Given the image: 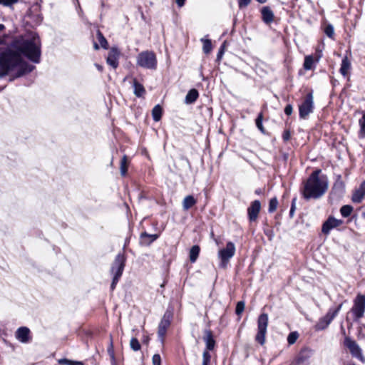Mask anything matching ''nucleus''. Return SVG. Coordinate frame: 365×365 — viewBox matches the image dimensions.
<instances>
[{
    "label": "nucleus",
    "instance_id": "nucleus-1",
    "mask_svg": "<svg viewBox=\"0 0 365 365\" xmlns=\"http://www.w3.org/2000/svg\"><path fill=\"white\" fill-rule=\"evenodd\" d=\"M22 55L34 63H39L41 43L38 36L17 39L0 54V77L9 76L12 81L32 71L34 66L24 61Z\"/></svg>",
    "mask_w": 365,
    "mask_h": 365
},
{
    "label": "nucleus",
    "instance_id": "nucleus-2",
    "mask_svg": "<svg viewBox=\"0 0 365 365\" xmlns=\"http://www.w3.org/2000/svg\"><path fill=\"white\" fill-rule=\"evenodd\" d=\"M321 170H314L304 182L302 195L306 200L321 197L328 189V180L325 175H322Z\"/></svg>",
    "mask_w": 365,
    "mask_h": 365
},
{
    "label": "nucleus",
    "instance_id": "nucleus-3",
    "mask_svg": "<svg viewBox=\"0 0 365 365\" xmlns=\"http://www.w3.org/2000/svg\"><path fill=\"white\" fill-rule=\"evenodd\" d=\"M137 64L144 68L154 70L157 67L156 56L153 51H143L137 57Z\"/></svg>",
    "mask_w": 365,
    "mask_h": 365
},
{
    "label": "nucleus",
    "instance_id": "nucleus-4",
    "mask_svg": "<svg viewBox=\"0 0 365 365\" xmlns=\"http://www.w3.org/2000/svg\"><path fill=\"white\" fill-rule=\"evenodd\" d=\"M268 321L269 318L267 314L262 313L258 317L257 333L255 336V341L261 345H263L265 343Z\"/></svg>",
    "mask_w": 365,
    "mask_h": 365
},
{
    "label": "nucleus",
    "instance_id": "nucleus-5",
    "mask_svg": "<svg viewBox=\"0 0 365 365\" xmlns=\"http://www.w3.org/2000/svg\"><path fill=\"white\" fill-rule=\"evenodd\" d=\"M235 246L233 242H229L226 245V247L220 250L218 252V257L221 262L220 266L223 268L226 267L229 260L235 255Z\"/></svg>",
    "mask_w": 365,
    "mask_h": 365
},
{
    "label": "nucleus",
    "instance_id": "nucleus-6",
    "mask_svg": "<svg viewBox=\"0 0 365 365\" xmlns=\"http://www.w3.org/2000/svg\"><path fill=\"white\" fill-rule=\"evenodd\" d=\"M351 312L358 319L364 316L365 312V296L358 294L354 301V306L351 308Z\"/></svg>",
    "mask_w": 365,
    "mask_h": 365
},
{
    "label": "nucleus",
    "instance_id": "nucleus-7",
    "mask_svg": "<svg viewBox=\"0 0 365 365\" xmlns=\"http://www.w3.org/2000/svg\"><path fill=\"white\" fill-rule=\"evenodd\" d=\"M313 96L312 93L307 94L303 103L299 106V116L301 118H306L309 113L313 111Z\"/></svg>",
    "mask_w": 365,
    "mask_h": 365
},
{
    "label": "nucleus",
    "instance_id": "nucleus-8",
    "mask_svg": "<svg viewBox=\"0 0 365 365\" xmlns=\"http://www.w3.org/2000/svg\"><path fill=\"white\" fill-rule=\"evenodd\" d=\"M125 257L123 254L119 253L115 257L111 267V272L115 275L121 276L125 267Z\"/></svg>",
    "mask_w": 365,
    "mask_h": 365
},
{
    "label": "nucleus",
    "instance_id": "nucleus-9",
    "mask_svg": "<svg viewBox=\"0 0 365 365\" xmlns=\"http://www.w3.org/2000/svg\"><path fill=\"white\" fill-rule=\"evenodd\" d=\"M171 317V314L169 312H166L159 324L158 334L159 337L161 339L162 341H163V338L166 334L167 329L170 324Z\"/></svg>",
    "mask_w": 365,
    "mask_h": 365
},
{
    "label": "nucleus",
    "instance_id": "nucleus-10",
    "mask_svg": "<svg viewBox=\"0 0 365 365\" xmlns=\"http://www.w3.org/2000/svg\"><path fill=\"white\" fill-rule=\"evenodd\" d=\"M343 221L341 220H337L333 217H329L324 223L322 228V232L325 235H329L330 231L341 225Z\"/></svg>",
    "mask_w": 365,
    "mask_h": 365
},
{
    "label": "nucleus",
    "instance_id": "nucleus-11",
    "mask_svg": "<svg viewBox=\"0 0 365 365\" xmlns=\"http://www.w3.org/2000/svg\"><path fill=\"white\" fill-rule=\"evenodd\" d=\"M344 344L349 349L353 356L359 359H362L363 356L361 349L355 341H353L349 338H346Z\"/></svg>",
    "mask_w": 365,
    "mask_h": 365
},
{
    "label": "nucleus",
    "instance_id": "nucleus-12",
    "mask_svg": "<svg viewBox=\"0 0 365 365\" xmlns=\"http://www.w3.org/2000/svg\"><path fill=\"white\" fill-rule=\"evenodd\" d=\"M261 209L260 202L257 200L253 201L247 209L249 220L251 222L255 221Z\"/></svg>",
    "mask_w": 365,
    "mask_h": 365
},
{
    "label": "nucleus",
    "instance_id": "nucleus-13",
    "mask_svg": "<svg viewBox=\"0 0 365 365\" xmlns=\"http://www.w3.org/2000/svg\"><path fill=\"white\" fill-rule=\"evenodd\" d=\"M312 355V350L308 348L303 349L299 354L294 365H309V359Z\"/></svg>",
    "mask_w": 365,
    "mask_h": 365
},
{
    "label": "nucleus",
    "instance_id": "nucleus-14",
    "mask_svg": "<svg viewBox=\"0 0 365 365\" xmlns=\"http://www.w3.org/2000/svg\"><path fill=\"white\" fill-rule=\"evenodd\" d=\"M334 318V314H331V310H329L327 314L322 317L315 325L316 330L319 331L325 329Z\"/></svg>",
    "mask_w": 365,
    "mask_h": 365
},
{
    "label": "nucleus",
    "instance_id": "nucleus-15",
    "mask_svg": "<svg viewBox=\"0 0 365 365\" xmlns=\"http://www.w3.org/2000/svg\"><path fill=\"white\" fill-rule=\"evenodd\" d=\"M119 55V51L115 48H112L109 51L107 57V63L112 66L113 68H116L118 66Z\"/></svg>",
    "mask_w": 365,
    "mask_h": 365
},
{
    "label": "nucleus",
    "instance_id": "nucleus-16",
    "mask_svg": "<svg viewBox=\"0 0 365 365\" xmlns=\"http://www.w3.org/2000/svg\"><path fill=\"white\" fill-rule=\"evenodd\" d=\"M29 334L30 330L29 328L22 327L17 329L16 332V337L19 341L22 343H27L29 341Z\"/></svg>",
    "mask_w": 365,
    "mask_h": 365
},
{
    "label": "nucleus",
    "instance_id": "nucleus-17",
    "mask_svg": "<svg viewBox=\"0 0 365 365\" xmlns=\"http://www.w3.org/2000/svg\"><path fill=\"white\" fill-rule=\"evenodd\" d=\"M365 196V181H364L359 186L358 189H356L353 195H352V201L356 203H359L362 201Z\"/></svg>",
    "mask_w": 365,
    "mask_h": 365
},
{
    "label": "nucleus",
    "instance_id": "nucleus-18",
    "mask_svg": "<svg viewBox=\"0 0 365 365\" xmlns=\"http://www.w3.org/2000/svg\"><path fill=\"white\" fill-rule=\"evenodd\" d=\"M262 18L263 21L269 24L274 21V13L268 6H264L262 8Z\"/></svg>",
    "mask_w": 365,
    "mask_h": 365
},
{
    "label": "nucleus",
    "instance_id": "nucleus-19",
    "mask_svg": "<svg viewBox=\"0 0 365 365\" xmlns=\"http://www.w3.org/2000/svg\"><path fill=\"white\" fill-rule=\"evenodd\" d=\"M158 237V235H150L146 232H143L140 235V244L146 246L150 245L153 242L157 240Z\"/></svg>",
    "mask_w": 365,
    "mask_h": 365
},
{
    "label": "nucleus",
    "instance_id": "nucleus-20",
    "mask_svg": "<svg viewBox=\"0 0 365 365\" xmlns=\"http://www.w3.org/2000/svg\"><path fill=\"white\" fill-rule=\"evenodd\" d=\"M204 340L205 341L207 349L208 350H212L215 347V341L210 331H206Z\"/></svg>",
    "mask_w": 365,
    "mask_h": 365
},
{
    "label": "nucleus",
    "instance_id": "nucleus-21",
    "mask_svg": "<svg viewBox=\"0 0 365 365\" xmlns=\"http://www.w3.org/2000/svg\"><path fill=\"white\" fill-rule=\"evenodd\" d=\"M197 203L196 199L192 195L186 196L182 201V207L185 210H189Z\"/></svg>",
    "mask_w": 365,
    "mask_h": 365
},
{
    "label": "nucleus",
    "instance_id": "nucleus-22",
    "mask_svg": "<svg viewBox=\"0 0 365 365\" xmlns=\"http://www.w3.org/2000/svg\"><path fill=\"white\" fill-rule=\"evenodd\" d=\"M351 68V63L349 61L348 58L345 56L341 61V68H340V73L342 76H347L349 71Z\"/></svg>",
    "mask_w": 365,
    "mask_h": 365
},
{
    "label": "nucleus",
    "instance_id": "nucleus-23",
    "mask_svg": "<svg viewBox=\"0 0 365 365\" xmlns=\"http://www.w3.org/2000/svg\"><path fill=\"white\" fill-rule=\"evenodd\" d=\"M133 88L134 94L137 97H142L145 93V90L143 86L140 84L136 79L133 81Z\"/></svg>",
    "mask_w": 365,
    "mask_h": 365
},
{
    "label": "nucleus",
    "instance_id": "nucleus-24",
    "mask_svg": "<svg viewBox=\"0 0 365 365\" xmlns=\"http://www.w3.org/2000/svg\"><path fill=\"white\" fill-rule=\"evenodd\" d=\"M198 92L196 89H191L188 91L185 96V103L190 104L194 103L198 98Z\"/></svg>",
    "mask_w": 365,
    "mask_h": 365
},
{
    "label": "nucleus",
    "instance_id": "nucleus-25",
    "mask_svg": "<svg viewBox=\"0 0 365 365\" xmlns=\"http://www.w3.org/2000/svg\"><path fill=\"white\" fill-rule=\"evenodd\" d=\"M200 253V247L198 245H194L191 247L190 250V260L191 262H195L199 255Z\"/></svg>",
    "mask_w": 365,
    "mask_h": 365
},
{
    "label": "nucleus",
    "instance_id": "nucleus-26",
    "mask_svg": "<svg viewBox=\"0 0 365 365\" xmlns=\"http://www.w3.org/2000/svg\"><path fill=\"white\" fill-rule=\"evenodd\" d=\"M314 60L312 55L307 56L304 58V68L307 71L312 70L314 68Z\"/></svg>",
    "mask_w": 365,
    "mask_h": 365
},
{
    "label": "nucleus",
    "instance_id": "nucleus-27",
    "mask_svg": "<svg viewBox=\"0 0 365 365\" xmlns=\"http://www.w3.org/2000/svg\"><path fill=\"white\" fill-rule=\"evenodd\" d=\"M128 160L126 155H124L120 161V171L123 176H125L128 171Z\"/></svg>",
    "mask_w": 365,
    "mask_h": 365
},
{
    "label": "nucleus",
    "instance_id": "nucleus-28",
    "mask_svg": "<svg viewBox=\"0 0 365 365\" xmlns=\"http://www.w3.org/2000/svg\"><path fill=\"white\" fill-rule=\"evenodd\" d=\"M152 115L155 121H158L161 118L162 108L159 105H156L152 110Z\"/></svg>",
    "mask_w": 365,
    "mask_h": 365
},
{
    "label": "nucleus",
    "instance_id": "nucleus-29",
    "mask_svg": "<svg viewBox=\"0 0 365 365\" xmlns=\"http://www.w3.org/2000/svg\"><path fill=\"white\" fill-rule=\"evenodd\" d=\"M353 211V207L349 205H344L340 209L341 215L344 217H347L351 215Z\"/></svg>",
    "mask_w": 365,
    "mask_h": 365
},
{
    "label": "nucleus",
    "instance_id": "nucleus-30",
    "mask_svg": "<svg viewBox=\"0 0 365 365\" xmlns=\"http://www.w3.org/2000/svg\"><path fill=\"white\" fill-rule=\"evenodd\" d=\"M201 41L203 43L202 50L204 53H209L212 50V43L210 39L202 38Z\"/></svg>",
    "mask_w": 365,
    "mask_h": 365
},
{
    "label": "nucleus",
    "instance_id": "nucleus-31",
    "mask_svg": "<svg viewBox=\"0 0 365 365\" xmlns=\"http://www.w3.org/2000/svg\"><path fill=\"white\" fill-rule=\"evenodd\" d=\"M61 365H83V362L78 361H72L67 359H61L58 361Z\"/></svg>",
    "mask_w": 365,
    "mask_h": 365
},
{
    "label": "nucleus",
    "instance_id": "nucleus-32",
    "mask_svg": "<svg viewBox=\"0 0 365 365\" xmlns=\"http://www.w3.org/2000/svg\"><path fill=\"white\" fill-rule=\"evenodd\" d=\"M107 351H108V354H109V356L111 359V361L113 363H114L115 361V354H114L113 338L111 336H110V344H109Z\"/></svg>",
    "mask_w": 365,
    "mask_h": 365
},
{
    "label": "nucleus",
    "instance_id": "nucleus-33",
    "mask_svg": "<svg viewBox=\"0 0 365 365\" xmlns=\"http://www.w3.org/2000/svg\"><path fill=\"white\" fill-rule=\"evenodd\" d=\"M130 346L134 351H138L140 349L141 346L139 341L136 338H132L130 341Z\"/></svg>",
    "mask_w": 365,
    "mask_h": 365
},
{
    "label": "nucleus",
    "instance_id": "nucleus-34",
    "mask_svg": "<svg viewBox=\"0 0 365 365\" xmlns=\"http://www.w3.org/2000/svg\"><path fill=\"white\" fill-rule=\"evenodd\" d=\"M97 37H98V40L101 46L103 48H108V41L106 39V38L103 36L101 32L99 31L97 32Z\"/></svg>",
    "mask_w": 365,
    "mask_h": 365
},
{
    "label": "nucleus",
    "instance_id": "nucleus-35",
    "mask_svg": "<svg viewBox=\"0 0 365 365\" xmlns=\"http://www.w3.org/2000/svg\"><path fill=\"white\" fill-rule=\"evenodd\" d=\"M359 125H360L359 137L364 138L365 137V113L363 115L362 118L359 120Z\"/></svg>",
    "mask_w": 365,
    "mask_h": 365
},
{
    "label": "nucleus",
    "instance_id": "nucleus-36",
    "mask_svg": "<svg viewBox=\"0 0 365 365\" xmlns=\"http://www.w3.org/2000/svg\"><path fill=\"white\" fill-rule=\"evenodd\" d=\"M278 200L276 197L272 198L269 203V212H273L277 210Z\"/></svg>",
    "mask_w": 365,
    "mask_h": 365
},
{
    "label": "nucleus",
    "instance_id": "nucleus-37",
    "mask_svg": "<svg viewBox=\"0 0 365 365\" xmlns=\"http://www.w3.org/2000/svg\"><path fill=\"white\" fill-rule=\"evenodd\" d=\"M324 32L328 37L332 38L334 35V29L333 26L331 24L327 25L324 29Z\"/></svg>",
    "mask_w": 365,
    "mask_h": 365
},
{
    "label": "nucleus",
    "instance_id": "nucleus-38",
    "mask_svg": "<svg viewBox=\"0 0 365 365\" xmlns=\"http://www.w3.org/2000/svg\"><path fill=\"white\" fill-rule=\"evenodd\" d=\"M299 334L297 332H291L287 337V341L289 344H293L298 339Z\"/></svg>",
    "mask_w": 365,
    "mask_h": 365
},
{
    "label": "nucleus",
    "instance_id": "nucleus-39",
    "mask_svg": "<svg viewBox=\"0 0 365 365\" xmlns=\"http://www.w3.org/2000/svg\"><path fill=\"white\" fill-rule=\"evenodd\" d=\"M245 302H242V301H240L237 302V306H236V309H235V312L237 315H240L244 309H245Z\"/></svg>",
    "mask_w": 365,
    "mask_h": 365
},
{
    "label": "nucleus",
    "instance_id": "nucleus-40",
    "mask_svg": "<svg viewBox=\"0 0 365 365\" xmlns=\"http://www.w3.org/2000/svg\"><path fill=\"white\" fill-rule=\"evenodd\" d=\"M211 356L207 351H205L202 354V365H209Z\"/></svg>",
    "mask_w": 365,
    "mask_h": 365
},
{
    "label": "nucleus",
    "instance_id": "nucleus-41",
    "mask_svg": "<svg viewBox=\"0 0 365 365\" xmlns=\"http://www.w3.org/2000/svg\"><path fill=\"white\" fill-rule=\"evenodd\" d=\"M19 0H0V5L7 7H11L14 4L19 2Z\"/></svg>",
    "mask_w": 365,
    "mask_h": 365
},
{
    "label": "nucleus",
    "instance_id": "nucleus-42",
    "mask_svg": "<svg viewBox=\"0 0 365 365\" xmlns=\"http://www.w3.org/2000/svg\"><path fill=\"white\" fill-rule=\"evenodd\" d=\"M262 113H259L256 119V125L260 131L264 133V127L262 125Z\"/></svg>",
    "mask_w": 365,
    "mask_h": 365
},
{
    "label": "nucleus",
    "instance_id": "nucleus-43",
    "mask_svg": "<svg viewBox=\"0 0 365 365\" xmlns=\"http://www.w3.org/2000/svg\"><path fill=\"white\" fill-rule=\"evenodd\" d=\"M153 365H161V358L158 354H154L152 359Z\"/></svg>",
    "mask_w": 365,
    "mask_h": 365
},
{
    "label": "nucleus",
    "instance_id": "nucleus-44",
    "mask_svg": "<svg viewBox=\"0 0 365 365\" xmlns=\"http://www.w3.org/2000/svg\"><path fill=\"white\" fill-rule=\"evenodd\" d=\"M120 277H121V276H120V275H116V274H115V275L113 276V281H112V283H111V286H110L111 289H115V285H116V284L118 283V280H119V279H120Z\"/></svg>",
    "mask_w": 365,
    "mask_h": 365
},
{
    "label": "nucleus",
    "instance_id": "nucleus-45",
    "mask_svg": "<svg viewBox=\"0 0 365 365\" xmlns=\"http://www.w3.org/2000/svg\"><path fill=\"white\" fill-rule=\"evenodd\" d=\"M250 1L251 0H239V7L240 9L246 7L250 4Z\"/></svg>",
    "mask_w": 365,
    "mask_h": 365
},
{
    "label": "nucleus",
    "instance_id": "nucleus-46",
    "mask_svg": "<svg viewBox=\"0 0 365 365\" xmlns=\"http://www.w3.org/2000/svg\"><path fill=\"white\" fill-rule=\"evenodd\" d=\"M296 198H294L292 202V206L289 211V215L291 217H293L295 209H296Z\"/></svg>",
    "mask_w": 365,
    "mask_h": 365
},
{
    "label": "nucleus",
    "instance_id": "nucleus-47",
    "mask_svg": "<svg viewBox=\"0 0 365 365\" xmlns=\"http://www.w3.org/2000/svg\"><path fill=\"white\" fill-rule=\"evenodd\" d=\"M292 110H293L292 106L291 105H287V106H286V107L284 108V113L287 115H289L292 114Z\"/></svg>",
    "mask_w": 365,
    "mask_h": 365
},
{
    "label": "nucleus",
    "instance_id": "nucleus-48",
    "mask_svg": "<svg viewBox=\"0 0 365 365\" xmlns=\"http://www.w3.org/2000/svg\"><path fill=\"white\" fill-rule=\"evenodd\" d=\"M341 307L342 304H339L335 309H330L329 310H331V314H334V317H336V316L338 314L339 312L341 309Z\"/></svg>",
    "mask_w": 365,
    "mask_h": 365
},
{
    "label": "nucleus",
    "instance_id": "nucleus-49",
    "mask_svg": "<svg viewBox=\"0 0 365 365\" xmlns=\"http://www.w3.org/2000/svg\"><path fill=\"white\" fill-rule=\"evenodd\" d=\"M223 53H224V44L221 46V48H220V50H219V51L217 53V60H220L221 59V58L223 56Z\"/></svg>",
    "mask_w": 365,
    "mask_h": 365
},
{
    "label": "nucleus",
    "instance_id": "nucleus-50",
    "mask_svg": "<svg viewBox=\"0 0 365 365\" xmlns=\"http://www.w3.org/2000/svg\"><path fill=\"white\" fill-rule=\"evenodd\" d=\"M175 1H176L177 4L180 7L184 5V4H185V0H175Z\"/></svg>",
    "mask_w": 365,
    "mask_h": 365
},
{
    "label": "nucleus",
    "instance_id": "nucleus-51",
    "mask_svg": "<svg viewBox=\"0 0 365 365\" xmlns=\"http://www.w3.org/2000/svg\"><path fill=\"white\" fill-rule=\"evenodd\" d=\"M96 68L99 71H103V66L99 65V64H95Z\"/></svg>",
    "mask_w": 365,
    "mask_h": 365
},
{
    "label": "nucleus",
    "instance_id": "nucleus-52",
    "mask_svg": "<svg viewBox=\"0 0 365 365\" xmlns=\"http://www.w3.org/2000/svg\"><path fill=\"white\" fill-rule=\"evenodd\" d=\"M284 140H288L289 138V134L288 133H285L283 136Z\"/></svg>",
    "mask_w": 365,
    "mask_h": 365
},
{
    "label": "nucleus",
    "instance_id": "nucleus-53",
    "mask_svg": "<svg viewBox=\"0 0 365 365\" xmlns=\"http://www.w3.org/2000/svg\"><path fill=\"white\" fill-rule=\"evenodd\" d=\"M4 28H5L4 25V24H0V31H2V30H4Z\"/></svg>",
    "mask_w": 365,
    "mask_h": 365
},
{
    "label": "nucleus",
    "instance_id": "nucleus-54",
    "mask_svg": "<svg viewBox=\"0 0 365 365\" xmlns=\"http://www.w3.org/2000/svg\"><path fill=\"white\" fill-rule=\"evenodd\" d=\"M256 1H258L259 3L263 4V3H265L267 0H256Z\"/></svg>",
    "mask_w": 365,
    "mask_h": 365
},
{
    "label": "nucleus",
    "instance_id": "nucleus-55",
    "mask_svg": "<svg viewBox=\"0 0 365 365\" xmlns=\"http://www.w3.org/2000/svg\"><path fill=\"white\" fill-rule=\"evenodd\" d=\"M94 48H95V49H98V48H99L98 45L96 43H94Z\"/></svg>",
    "mask_w": 365,
    "mask_h": 365
},
{
    "label": "nucleus",
    "instance_id": "nucleus-56",
    "mask_svg": "<svg viewBox=\"0 0 365 365\" xmlns=\"http://www.w3.org/2000/svg\"><path fill=\"white\" fill-rule=\"evenodd\" d=\"M319 58H320V56H319L317 59H316V62H318L319 61Z\"/></svg>",
    "mask_w": 365,
    "mask_h": 365
},
{
    "label": "nucleus",
    "instance_id": "nucleus-57",
    "mask_svg": "<svg viewBox=\"0 0 365 365\" xmlns=\"http://www.w3.org/2000/svg\"><path fill=\"white\" fill-rule=\"evenodd\" d=\"M362 216L364 217V218L365 219V213H363Z\"/></svg>",
    "mask_w": 365,
    "mask_h": 365
}]
</instances>
